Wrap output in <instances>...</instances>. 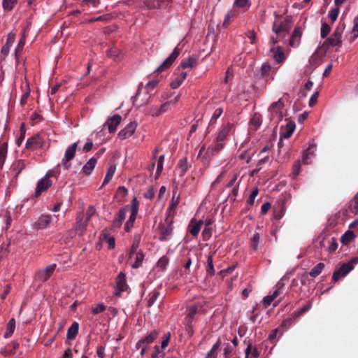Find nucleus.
I'll use <instances>...</instances> for the list:
<instances>
[{"mask_svg": "<svg viewBox=\"0 0 358 358\" xmlns=\"http://www.w3.org/2000/svg\"><path fill=\"white\" fill-rule=\"evenodd\" d=\"M159 295L160 292L157 289H155L152 292H151L148 296V306L151 307L152 306H153V304L155 303Z\"/></svg>", "mask_w": 358, "mask_h": 358, "instance_id": "38", "label": "nucleus"}, {"mask_svg": "<svg viewBox=\"0 0 358 358\" xmlns=\"http://www.w3.org/2000/svg\"><path fill=\"white\" fill-rule=\"evenodd\" d=\"M327 244H328V245L327 247V250L329 253L333 252L336 250V249L338 248V243H337L336 238H329V240L327 241Z\"/></svg>", "mask_w": 358, "mask_h": 358, "instance_id": "46", "label": "nucleus"}, {"mask_svg": "<svg viewBox=\"0 0 358 358\" xmlns=\"http://www.w3.org/2000/svg\"><path fill=\"white\" fill-rule=\"evenodd\" d=\"M122 120V117L120 115H115L110 118H109L106 122V125L108 127V131L110 133H114L117 127L120 124Z\"/></svg>", "mask_w": 358, "mask_h": 358, "instance_id": "16", "label": "nucleus"}, {"mask_svg": "<svg viewBox=\"0 0 358 358\" xmlns=\"http://www.w3.org/2000/svg\"><path fill=\"white\" fill-rule=\"evenodd\" d=\"M273 59L278 63H281L285 60V57L284 52L282 51V48L280 46H278L276 48V50L273 55Z\"/></svg>", "mask_w": 358, "mask_h": 358, "instance_id": "45", "label": "nucleus"}, {"mask_svg": "<svg viewBox=\"0 0 358 358\" xmlns=\"http://www.w3.org/2000/svg\"><path fill=\"white\" fill-rule=\"evenodd\" d=\"M137 124L135 122H130L118 133V137L121 140L126 139L131 136L135 131Z\"/></svg>", "mask_w": 358, "mask_h": 358, "instance_id": "14", "label": "nucleus"}, {"mask_svg": "<svg viewBox=\"0 0 358 358\" xmlns=\"http://www.w3.org/2000/svg\"><path fill=\"white\" fill-rule=\"evenodd\" d=\"M301 36H302L301 29L299 27H296L294 29V31H293V33L291 36L290 40H289L290 46H292V47L297 46L300 43Z\"/></svg>", "mask_w": 358, "mask_h": 358, "instance_id": "20", "label": "nucleus"}, {"mask_svg": "<svg viewBox=\"0 0 358 358\" xmlns=\"http://www.w3.org/2000/svg\"><path fill=\"white\" fill-rule=\"evenodd\" d=\"M79 324L78 322H74L67 330L66 337L69 340H73L76 338L78 334Z\"/></svg>", "mask_w": 358, "mask_h": 358, "instance_id": "29", "label": "nucleus"}, {"mask_svg": "<svg viewBox=\"0 0 358 358\" xmlns=\"http://www.w3.org/2000/svg\"><path fill=\"white\" fill-rule=\"evenodd\" d=\"M175 92L172 93L171 91H164L162 97L164 101L174 100V96H176Z\"/></svg>", "mask_w": 358, "mask_h": 358, "instance_id": "63", "label": "nucleus"}, {"mask_svg": "<svg viewBox=\"0 0 358 358\" xmlns=\"http://www.w3.org/2000/svg\"><path fill=\"white\" fill-rule=\"evenodd\" d=\"M213 221L212 219H206L205 221V227L202 231V236L204 240H208L211 236V225Z\"/></svg>", "mask_w": 358, "mask_h": 358, "instance_id": "31", "label": "nucleus"}, {"mask_svg": "<svg viewBox=\"0 0 358 358\" xmlns=\"http://www.w3.org/2000/svg\"><path fill=\"white\" fill-rule=\"evenodd\" d=\"M350 209L353 213H358V192L355 195L354 198L350 201Z\"/></svg>", "mask_w": 358, "mask_h": 358, "instance_id": "48", "label": "nucleus"}, {"mask_svg": "<svg viewBox=\"0 0 358 358\" xmlns=\"http://www.w3.org/2000/svg\"><path fill=\"white\" fill-rule=\"evenodd\" d=\"M258 194H259L258 187H254L250 194V196H249L248 201H247L248 203L250 206H252L254 204L255 199L256 196L258 195Z\"/></svg>", "mask_w": 358, "mask_h": 358, "instance_id": "53", "label": "nucleus"}, {"mask_svg": "<svg viewBox=\"0 0 358 358\" xmlns=\"http://www.w3.org/2000/svg\"><path fill=\"white\" fill-rule=\"evenodd\" d=\"M259 240H260V236H259V233L254 234V235L252 236V237L251 238L250 247L252 249H253L254 250H256L257 249V247H258V245L259 243Z\"/></svg>", "mask_w": 358, "mask_h": 358, "instance_id": "52", "label": "nucleus"}, {"mask_svg": "<svg viewBox=\"0 0 358 358\" xmlns=\"http://www.w3.org/2000/svg\"><path fill=\"white\" fill-rule=\"evenodd\" d=\"M26 166L27 162L24 160L18 159L13 162L10 166V171L14 173V177L17 178Z\"/></svg>", "mask_w": 358, "mask_h": 358, "instance_id": "15", "label": "nucleus"}, {"mask_svg": "<svg viewBox=\"0 0 358 358\" xmlns=\"http://www.w3.org/2000/svg\"><path fill=\"white\" fill-rule=\"evenodd\" d=\"M129 206V209L131 214L124 224V230L127 232L130 231L131 229L134 227V222L136 219V216L138 212V206L139 203L136 197H134L131 201V204Z\"/></svg>", "mask_w": 358, "mask_h": 358, "instance_id": "4", "label": "nucleus"}, {"mask_svg": "<svg viewBox=\"0 0 358 358\" xmlns=\"http://www.w3.org/2000/svg\"><path fill=\"white\" fill-rule=\"evenodd\" d=\"M202 224V220H199V222L194 223H193V220H192L188 227L190 234L193 236H196L201 230Z\"/></svg>", "mask_w": 358, "mask_h": 358, "instance_id": "27", "label": "nucleus"}, {"mask_svg": "<svg viewBox=\"0 0 358 358\" xmlns=\"http://www.w3.org/2000/svg\"><path fill=\"white\" fill-rule=\"evenodd\" d=\"M52 222V216L48 214L41 215L33 224V228L36 230L47 228Z\"/></svg>", "mask_w": 358, "mask_h": 358, "instance_id": "12", "label": "nucleus"}, {"mask_svg": "<svg viewBox=\"0 0 358 358\" xmlns=\"http://www.w3.org/2000/svg\"><path fill=\"white\" fill-rule=\"evenodd\" d=\"M19 343L17 341H13L5 348H2L0 351L1 354L3 356L13 355L15 350L19 348Z\"/></svg>", "mask_w": 358, "mask_h": 358, "instance_id": "21", "label": "nucleus"}, {"mask_svg": "<svg viewBox=\"0 0 358 358\" xmlns=\"http://www.w3.org/2000/svg\"><path fill=\"white\" fill-rule=\"evenodd\" d=\"M78 146V143H73L70 146L67 148L65 152L64 157L66 161L72 160L76 155V149Z\"/></svg>", "mask_w": 358, "mask_h": 358, "instance_id": "26", "label": "nucleus"}, {"mask_svg": "<svg viewBox=\"0 0 358 358\" xmlns=\"http://www.w3.org/2000/svg\"><path fill=\"white\" fill-rule=\"evenodd\" d=\"M144 6L148 9H155L158 8L156 5L155 0H142Z\"/></svg>", "mask_w": 358, "mask_h": 358, "instance_id": "62", "label": "nucleus"}, {"mask_svg": "<svg viewBox=\"0 0 358 358\" xmlns=\"http://www.w3.org/2000/svg\"><path fill=\"white\" fill-rule=\"evenodd\" d=\"M96 157H92L83 167V171L85 174L89 176L92 173V171L94 170L96 164Z\"/></svg>", "mask_w": 358, "mask_h": 358, "instance_id": "28", "label": "nucleus"}, {"mask_svg": "<svg viewBox=\"0 0 358 358\" xmlns=\"http://www.w3.org/2000/svg\"><path fill=\"white\" fill-rule=\"evenodd\" d=\"M233 127V124L230 123H227V124H224L222 126L221 130L219 131L217 136L216 138L217 141H224L229 134L230 133L231 128Z\"/></svg>", "mask_w": 358, "mask_h": 358, "instance_id": "19", "label": "nucleus"}, {"mask_svg": "<svg viewBox=\"0 0 358 358\" xmlns=\"http://www.w3.org/2000/svg\"><path fill=\"white\" fill-rule=\"evenodd\" d=\"M215 252H210L207 256V265L206 266V270L207 275L209 276H213L215 275V271L213 266V256Z\"/></svg>", "mask_w": 358, "mask_h": 358, "instance_id": "23", "label": "nucleus"}, {"mask_svg": "<svg viewBox=\"0 0 358 358\" xmlns=\"http://www.w3.org/2000/svg\"><path fill=\"white\" fill-rule=\"evenodd\" d=\"M287 93L279 99L277 101L273 102L268 108V117L271 122L274 124H278L283 118L282 110L285 106V99H287Z\"/></svg>", "mask_w": 358, "mask_h": 358, "instance_id": "1", "label": "nucleus"}, {"mask_svg": "<svg viewBox=\"0 0 358 358\" xmlns=\"http://www.w3.org/2000/svg\"><path fill=\"white\" fill-rule=\"evenodd\" d=\"M352 34L354 38L358 36V16L354 19V27L352 30Z\"/></svg>", "mask_w": 358, "mask_h": 358, "instance_id": "64", "label": "nucleus"}, {"mask_svg": "<svg viewBox=\"0 0 358 358\" xmlns=\"http://www.w3.org/2000/svg\"><path fill=\"white\" fill-rule=\"evenodd\" d=\"M355 238V235L352 231H347L342 236H341V242L347 245L350 241H352Z\"/></svg>", "mask_w": 358, "mask_h": 358, "instance_id": "43", "label": "nucleus"}, {"mask_svg": "<svg viewBox=\"0 0 358 358\" xmlns=\"http://www.w3.org/2000/svg\"><path fill=\"white\" fill-rule=\"evenodd\" d=\"M115 172V166H111L108 168L102 185H105L109 182V181L112 179Z\"/></svg>", "mask_w": 358, "mask_h": 358, "instance_id": "49", "label": "nucleus"}, {"mask_svg": "<svg viewBox=\"0 0 358 358\" xmlns=\"http://www.w3.org/2000/svg\"><path fill=\"white\" fill-rule=\"evenodd\" d=\"M171 338V334L170 332H168L165 334L162 337V341L161 343V348L162 350H164L169 345V343L170 341Z\"/></svg>", "mask_w": 358, "mask_h": 358, "instance_id": "60", "label": "nucleus"}, {"mask_svg": "<svg viewBox=\"0 0 358 358\" xmlns=\"http://www.w3.org/2000/svg\"><path fill=\"white\" fill-rule=\"evenodd\" d=\"M311 306H312L311 303L308 302L300 310L294 311L292 313V317H294V319H297L298 317L301 316L303 314H304L306 312H307L311 308Z\"/></svg>", "mask_w": 358, "mask_h": 358, "instance_id": "42", "label": "nucleus"}, {"mask_svg": "<svg viewBox=\"0 0 358 358\" xmlns=\"http://www.w3.org/2000/svg\"><path fill=\"white\" fill-rule=\"evenodd\" d=\"M159 335V332L158 331H151L149 334L137 342L136 345V349H140L141 346L148 348L149 345L153 343L158 338Z\"/></svg>", "mask_w": 358, "mask_h": 358, "instance_id": "10", "label": "nucleus"}, {"mask_svg": "<svg viewBox=\"0 0 358 358\" xmlns=\"http://www.w3.org/2000/svg\"><path fill=\"white\" fill-rule=\"evenodd\" d=\"M262 123V115L258 113H255L250 121V129L254 131H257L259 129V127L261 126Z\"/></svg>", "mask_w": 358, "mask_h": 358, "instance_id": "25", "label": "nucleus"}, {"mask_svg": "<svg viewBox=\"0 0 358 358\" xmlns=\"http://www.w3.org/2000/svg\"><path fill=\"white\" fill-rule=\"evenodd\" d=\"M296 124L293 121H289L285 128H282L280 136L285 138H289L291 137L295 130Z\"/></svg>", "mask_w": 358, "mask_h": 358, "instance_id": "18", "label": "nucleus"}, {"mask_svg": "<svg viewBox=\"0 0 358 358\" xmlns=\"http://www.w3.org/2000/svg\"><path fill=\"white\" fill-rule=\"evenodd\" d=\"M180 96V95L177 94L176 96H174V100L166 101L165 103L161 106L159 111L156 113V115H159L160 114L166 112L168 110V106L176 103L178 101Z\"/></svg>", "mask_w": 358, "mask_h": 358, "instance_id": "32", "label": "nucleus"}, {"mask_svg": "<svg viewBox=\"0 0 358 358\" xmlns=\"http://www.w3.org/2000/svg\"><path fill=\"white\" fill-rule=\"evenodd\" d=\"M325 265L324 263H318L316 266H315L310 271L309 274L310 276L315 278L319 275L322 271H323Z\"/></svg>", "mask_w": 358, "mask_h": 358, "instance_id": "41", "label": "nucleus"}, {"mask_svg": "<svg viewBox=\"0 0 358 358\" xmlns=\"http://www.w3.org/2000/svg\"><path fill=\"white\" fill-rule=\"evenodd\" d=\"M129 206L127 205L119 210V211L115 214V217L112 222V229L120 228L123 221L125 220L126 214L129 211Z\"/></svg>", "mask_w": 358, "mask_h": 358, "instance_id": "8", "label": "nucleus"}, {"mask_svg": "<svg viewBox=\"0 0 358 358\" xmlns=\"http://www.w3.org/2000/svg\"><path fill=\"white\" fill-rule=\"evenodd\" d=\"M15 329V320L14 318H11L6 327V331L4 333V338H10L13 334Z\"/></svg>", "mask_w": 358, "mask_h": 358, "instance_id": "36", "label": "nucleus"}, {"mask_svg": "<svg viewBox=\"0 0 358 358\" xmlns=\"http://www.w3.org/2000/svg\"><path fill=\"white\" fill-rule=\"evenodd\" d=\"M116 292L115 294L117 296H121V293L126 291L128 285L126 280V275L120 272L116 278Z\"/></svg>", "mask_w": 358, "mask_h": 358, "instance_id": "11", "label": "nucleus"}, {"mask_svg": "<svg viewBox=\"0 0 358 358\" xmlns=\"http://www.w3.org/2000/svg\"><path fill=\"white\" fill-rule=\"evenodd\" d=\"M223 113V109L221 107L216 108L212 115L210 121V124H215L217 120L221 116Z\"/></svg>", "mask_w": 358, "mask_h": 358, "instance_id": "51", "label": "nucleus"}, {"mask_svg": "<svg viewBox=\"0 0 358 358\" xmlns=\"http://www.w3.org/2000/svg\"><path fill=\"white\" fill-rule=\"evenodd\" d=\"M221 345V340L220 338H218L217 342L213 345V348L211 350L208 352L207 357H214V353L215 351H217L218 349H220V347Z\"/></svg>", "mask_w": 358, "mask_h": 358, "instance_id": "58", "label": "nucleus"}, {"mask_svg": "<svg viewBox=\"0 0 358 358\" xmlns=\"http://www.w3.org/2000/svg\"><path fill=\"white\" fill-rule=\"evenodd\" d=\"M141 241V235L140 234H134V238H133L132 245H131V249H130V251L129 253V258H131L133 255H134L135 253L138 252V251H137V249L140 245Z\"/></svg>", "mask_w": 358, "mask_h": 358, "instance_id": "24", "label": "nucleus"}, {"mask_svg": "<svg viewBox=\"0 0 358 358\" xmlns=\"http://www.w3.org/2000/svg\"><path fill=\"white\" fill-rule=\"evenodd\" d=\"M164 155H162L159 156V159H158V162H157V171H156V174L157 176H159L162 171H163V164H164Z\"/></svg>", "mask_w": 358, "mask_h": 358, "instance_id": "57", "label": "nucleus"}, {"mask_svg": "<svg viewBox=\"0 0 358 358\" xmlns=\"http://www.w3.org/2000/svg\"><path fill=\"white\" fill-rule=\"evenodd\" d=\"M26 36L24 31L22 33L20 40L19 41L18 45L15 49V57H17V54L20 52L25 43Z\"/></svg>", "mask_w": 358, "mask_h": 358, "instance_id": "54", "label": "nucleus"}, {"mask_svg": "<svg viewBox=\"0 0 358 358\" xmlns=\"http://www.w3.org/2000/svg\"><path fill=\"white\" fill-rule=\"evenodd\" d=\"M358 263V257H353L349 262L343 263L337 268L332 276V280L336 282L341 278L345 277L349 272L354 268V264Z\"/></svg>", "mask_w": 358, "mask_h": 358, "instance_id": "2", "label": "nucleus"}, {"mask_svg": "<svg viewBox=\"0 0 358 358\" xmlns=\"http://www.w3.org/2000/svg\"><path fill=\"white\" fill-rule=\"evenodd\" d=\"M196 63V59L194 57H189L181 62L180 67L183 69L187 68H192L195 66Z\"/></svg>", "mask_w": 358, "mask_h": 358, "instance_id": "44", "label": "nucleus"}, {"mask_svg": "<svg viewBox=\"0 0 358 358\" xmlns=\"http://www.w3.org/2000/svg\"><path fill=\"white\" fill-rule=\"evenodd\" d=\"M343 30L340 27H337L332 36L327 38L322 45L321 46V48H322L325 52L331 46H339L341 47L342 45V40H341V35H342Z\"/></svg>", "mask_w": 358, "mask_h": 358, "instance_id": "3", "label": "nucleus"}, {"mask_svg": "<svg viewBox=\"0 0 358 358\" xmlns=\"http://www.w3.org/2000/svg\"><path fill=\"white\" fill-rule=\"evenodd\" d=\"M20 137L17 139L16 141V144L17 145V146H20L23 140L25 138V134H26V128H25V124L24 122H22L21 124H20Z\"/></svg>", "mask_w": 358, "mask_h": 358, "instance_id": "50", "label": "nucleus"}, {"mask_svg": "<svg viewBox=\"0 0 358 358\" xmlns=\"http://www.w3.org/2000/svg\"><path fill=\"white\" fill-rule=\"evenodd\" d=\"M294 320L295 319L293 317L292 318L289 317L282 321L281 325L278 327V328H280V336L282 335L283 332L285 330L288 329L291 327V325L293 324Z\"/></svg>", "mask_w": 358, "mask_h": 358, "instance_id": "40", "label": "nucleus"}, {"mask_svg": "<svg viewBox=\"0 0 358 358\" xmlns=\"http://www.w3.org/2000/svg\"><path fill=\"white\" fill-rule=\"evenodd\" d=\"M169 258L166 256H162L157 262V266L159 267L162 271L165 270L166 266L169 264Z\"/></svg>", "mask_w": 358, "mask_h": 358, "instance_id": "55", "label": "nucleus"}, {"mask_svg": "<svg viewBox=\"0 0 358 358\" xmlns=\"http://www.w3.org/2000/svg\"><path fill=\"white\" fill-rule=\"evenodd\" d=\"M43 144V138L39 134H36L27 139L25 148L29 150L34 151L41 148Z\"/></svg>", "mask_w": 358, "mask_h": 358, "instance_id": "5", "label": "nucleus"}, {"mask_svg": "<svg viewBox=\"0 0 358 358\" xmlns=\"http://www.w3.org/2000/svg\"><path fill=\"white\" fill-rule=\"evenodd\" d=\"M107 56L115 61H119L122 58V53L120 49L113 47L107 51Z\"/></svg>", "mask_w": 358, "mask_h": 358, "instance_id": "30", "label": "nucleus"}, {"mask_svg": "<svg viewBox=\"0 0 358 358\" xmlns=\"http://www.w3.org/2000/svg\"><path fill=\"white\" fill-rule=\"evenodd\" d=\"M17 3V0H3L2 6L5 10L10 11Z\"/></svg>", "mask_w": 358, "mask_h": 358, "instance_id": "47", "label": "nucleus"}, {"mask_svg": "<svg viewBox=\"0 0 358 358\" xmlns=\"http://www.w3.org/2000/svg\"><path fill=\"white\" fill-rule=\"evenodd\" d=\"M290 22L289 17H287L284 22H281L278 23V22L275 21L273 24L272 30L276 33L280 34L282 31L289 32V27H287V24Z\"/></svg>", "mask_w": 358, "mask_h": 358, "instance_id": "17", "label": "nucleus"}, {"mask_svg": "<svg viewBox=\"0 0 358 358\" xmlns=\"http://www.w3.org/2000/svg\"><path fill=\"white\" fill-rule=\"evenodd\" d=\"M148 96V91H137L136 95L133 96L134 98V103L143 105L144 104Z\"/></svg>", "mask_w": 358, "mask_h": 358, "instance_id": "22", "label": "nucleus"}, {"mask_svg": "<svg viewBox=\"0 0 358 358\" xmlns=\"http://www.w3.org/2000/svg\"><path fill=\"white\" fill-rule=\"evenodd\" d=\"M159 240L161 241H166L171 236L173 232L172 222L171 221L168 225H159Z\"/></svg>", "mask_w": 358, "mask_h": 358, "instance_id": "13", "label": "nucleus"}, {"mask_svg": "<svg viewBox=\"0 0 358 358\" xmlns=\"http://www.w3.org/2000/svg\"><path fill=\"white\" fill-rule=\"evenodd\" d=\"M271 70V66L268 63H264L260 69L261 75L262 77L267 76L269 75Z\"/></svg>", "mask_w": 358, "mask_h": 358, "instance_id": "56", "label": "nucleus"}, {"mask_svg": "<svg viewBox=\"0 0 358 358\" xmlns=\"http://www.w3.org/2000/svg\"><path fill=\"white\" fill-rule=\"evenodd\" d=\"M178 169L180 171V176L182 177L189 169L187 159L186 157L182 158L179 160L178 164Z\"/></svg>", "mask_w": 358, "mask_h": 358, "instance_id": "33", "label": "nucleus"}, {"mask_svg": "<svg viewBox=\"0 0 358 358\" xmlns=\"http://www.w3.org/2000/svg\"><path fill=\"white\" fill-rule=\"evenodd\" d=\"M331 31L330 27L327 23H323L321 27V37L326 38Z\"/></svg>", "mask_w": 358, "mask_h": 358, "instance_id": "61", "label": "nucleus"}, {"mask_svg": "<svg viewBox=\"0 0 358 358\" xmlns=\"http://www.w3.org/2000/svg\"><path fill=\"white\" fill-rule=\"evenodd\" d=\"M135 254H136L135 261L131 264V267L133 268H138L140 266H141L145 255H144L143 251H141V250H139L138 252H136Z\"/></svg>", "mask_w": 358, "mask_h": 358, "instance_id": "39", "label": "nucleus"}, {"mask_svg": "<svg viewBox=\"0 0 358 358\" xmlns=\"http://www.w3.org/2000/svg\"><path fill=\"white\" fill-rule=\"evenodd\" d=\"M187 76V73L182 72L174 80H173L170 85L172 87V89H177L181 85V83L183 82V80L185 79Z\"/></svg>", "mask_w": 358, "mask_h": 358, "instance_id": "35", "label": "nucleus"}, {"mask_svg": "<svg viewBox=\"0 0 358 358\" xmlns=\"http://www.w3.org/2000/svg\"><path fill=\"white\" fill-rule=\"evenodd\" d=\"M50 174L48 173L43 178L38 180L34 193L35 197L39 196L43 192L47 191L52 186V180L49 179Z\"/></svg>", "mask_w": 358, "mask_h": 358, "instance_id": "6", "label": "nucleus"}, {"mask_svg": "<svg viewBox=\"0 0 358 358\" xmlns=\"http://www.w3.org/2000/svg\"><path fill=\"white\" fill-rule=\"evenodd\" d=\"M197 313V307L192 306L189 309V313L185 318V324H191L193 322L195 315Z\"/></svg>", "mask_w": 358, "mask_h": 358, "instance_id": "37", "label": "nucleus"}, {"mask_svg": "<svg viewBox=\"0 0 358 358\" xmlns=\"http://www.w3.org/2000/svg\"><path fill=\"white\" fill-rule=\"evenodd\" d=\"M57 265L52 264L45 267V269L36 272L35 278L43 282H46L54 273Z\"/></svg>", "mask_w": 358, "mask_h": 358, "instance_id": "9", "label": "nucleus"}, {"mask_svg": "<svg viewBox=\"0 0 358 358\" xmlns=\"http://www.w3.org/2000/svg\"><path fill=\"white\" fill-rule=\"evenodd\" d=\"M8 152V144L7 143H3L0 145V169H2L4 162L6 158Z\"/></svg>", "mask_w": 358, "mask_h": 358, "instance_id": "34", "label": "nucleus"}, {"mask_svg": "<svg viewBox=\"0 0 358 358\" xmlns=\"http://www.w3.org/2000/svg\"><path fill=\"white\" fill-rule=\"evenodd\" d=\"M301 163L299 160L296 161L292 166L293 178H296L300 173Z\"/></svg>", "mask_w": 358, "mask_h": 358, "instance_id": "59", "label": "nucleus"}, {"mask_svg": "<svg viewBox=\"0 0 358 358\" xmlns=\"http://www.w3.org/2000/svg\"><path fill=\"white\" fill-rule=\"evenodd\" d=\"M180 53V50L176 47L173 52L168 57L162 64L155 70V72H162L166 69H169L172 64L174 62L176 59L178 57Z\"/></svg>", "mask_w": 358, "mask_h": 358, "instance_id": "7", "label": "nucleus"}]
</instances>
